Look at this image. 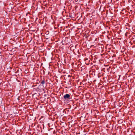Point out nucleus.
Listing matches in <instances>:
<instances>
[{"mask_svg":"<svg viewBox=\"0 0 135 135\" xmlns=\"http://www.w3.org/2000/svg\"><path fill=\"white\" fill-rule=\"evenodd\" d=\"M75 48H76V45H75Z\"/></svg>","mask_w":135,"mask_h":135,"instance_id":"8","label":"nucleus"},{"mask_svg":"<svg viewBox=\"0 0 135 135\" xmlns=\"http://www.w3.org/2000/svg\"><path fill=\"white\" fill-rule=\"evenodd\" d=\"M80 105V104L78 102H77V103H76V107L78 106H79Z\"/></svg>","mask_w":135,"mask_h":135,"instance_id":"2","label":"nucleus"},{"mask_svg":"<svg viewBox=\"0 0 135 135\" xmlns=\"http://www.w3.org/2000/svg\"><path fill=\"white\" fill-rule=\"evenodd\" d=\"M77 78H76V80H77Z\"/></svg>","mask_w":135,"mask_h":135,"instance_id":"12","label":"nucleus"},{"mask_svg":"<svg viewBox=\"0 0 135 135\" xmlns=\"http://www.w3.org/2000/svg\"><path fill=\"white\" fill-rule=\"evenodd\" d=\"M81 15L79 17V18H78V16L77 17H76V19L78 18V19H79L80 18H81Z\"/></svg>","mask_w":135,"mask_h":135,"instance_id":"4","label":"nucleus"},{"mask_svg":"<svg viewBox=\"0 0 135 135\" xmlns=\"http://www.w3.org/2000/svg\"><path fill=\"white\" fill-rule=\"evenodd\" d=\"M79 56V55H78V57H79V56Z\"/></svg>","mask_w":135,"mask_h":135,"instance_id":"10","label":"nucleus"},{"mask_svg":"<svg viewBox=\"0 0 135 135\" xmlns=\"http://www.w3.org/2000/svg\"><path fill=\"white\" fill-rule=\"evenodd\" d=\"M78 3L79 4H81L80 3Z\"/></svg>","mask_w":135,"mask_h":135,"instance_id":"9","label":"nucleus"},{"mask_svg":"<svg viewBox=\"0 0 135 135\" xmlns=\"http://www.w3.org/2000/svg\"><path fill=\"white\" fill-rule=\"evenodd\" d=\"M70 95L68 94H66L64 96V97L65 99H70Z\"/></svg>","mask_w":135,"mask_h":135,"instance_id":"1","label":"nucleus"},{"mask_svg":"<svg viewBox=\"0 0 135 135\" xmlns=\"http://www.w3.org/2000/svg\"><path fill=\"white\" fill-rule=\"evenodd\" d=\"M76 37L77 38H78V37H77V36Z\"/></svg>","mask_w":135,"mask_h":135,"instance_id":"11","label":"nucleus"},{"mask_svg":"<svg viewBox=\"0 0 135 135\" xmlns=\"http://www.w3.org/2000/svg\"><path fill=\"white\" fill-rule=\"evenodd\" d=\"M76 101L77 100L78 101H79L80 100H79L78 99H76Z\"/></svg>","mask_w":135,"mask_h":135,"instance_id":"6","label":"nucleus"},{"mask_svg":"<svg viewBox=\"0 0 135 135\" xmlns=\"http://www.w3.org/2000/svg\"><path fill=\"white\" fill-rule=\"evenodd\" d=\"M79 94L78 93H76V95L77 96V95H79Z\"/></svg>","mask_w":135,"mask_h":135,"instance_id":"7","label":"nucleus"},{"mask_svg":"<svg viewBox=\"0 0 135 135\" xmlns=\"http://www.w3.org/2000/svg\"><path fill=\"white\" fill-rule=\"evenodd\" d=\"M45 83V82L44 81H42L41 82V84H44Z\"/></svg>","mask_w":135,"mask_h":135,"instance_id":"3","label":"nucleus"},{"mask_svg":"<svg viewBox=\"0 0 135 135\" xmlns=\"http://www.w3.org/2000/svg\"><path fill=\"white\" fill-rule=\"evenodd\" d=\"M79 31H78L77 30H76V34L77 33H79Z\"/></svg>","mask_w":135,"mask_h":135,"instance_id":"5","label":"nucleus"}]
</instances>
